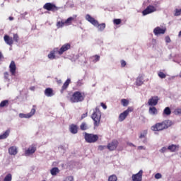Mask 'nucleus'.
<instances>
[{
  "label": "nucleus",
  "mask_w": 181,
  "mask_h": 181,
  "mask_svg": "<svg viewBox=\"0 0 181 181\" xmlns=\"http://www.w3.org/2000/svg\"><path fill=\"white\" fill-rule=\"evenodd\" d=\"M90 62L92 63H97V62H100V55H95L90 57Z\"/></svg>",
  "instance_id": "29"
},
{
  "label": "nucleus",
  "mask_w": 181,
  "mask_h": 181,
  "mask_svg": "<svg viewBox=\"0 0 181 181\" xmlns=\"http://www.w3.org/2000/svg\"><path fill=\"white\" fill-rule=\"evenodd\" d=\"M70 47H71V45L70 44H64L59 49L58 48V54L60 55L63 54L64 52H67V50L70 49Z\"/></svg>",
  "instance_id": "9"
},
{
  "label": "nucleus",
  "mask_w": 181,
  "mask_h": 181,
  "mask_svg": "<svg viewBox=\"0 0 181 181\" xmlns=\"http://www.w3.org/2000/svg\"><path fill=\"white\" fill-rule=\"evenodd\" d=\"M8 153L11 156H15L18 155V147L12 146L8 148Z\"/></svg>",
  "instance_id": "16"
},
{
  "label": "nucleus",
  "mask_w": 181,
  "mask_h": 181,
  "mask_svg": "<svg viewBox=\"0 0 181 181\" xmlns=\"http://www.w3.org/2000/svg\"><path fill=\"white\" fill-rule=\"evenodd\" d=\"M56 53H58V48H54L53 51L50 52L48 54V59H50V60L56 59Z\"/></svg>",
  "instance_id": "18"
},
{
  "label": "nucleus",
  "mask_w": 181,
  "mask_h": 181,
  "mask_svg": "<svg viewBox=\"0 0 181 181\" xmlns=\"http://www.w3.org/2000/svg\"><path fill=\"white\" fill-rule=\"evenodd\" d=\"M107 148V146H98V150L99 151H104Z\"/></svg>",
  "instance_id": "49"
},
{
  "label": "nucleus",
  "mask_w": 181,
  "mask_h": 181,
  "mask_svg": "<svg viewBox=\"0 0 181 181\" xmlns=\"http://www.w3.org/2000/svg\"><path fill=\"white\" fill-rule=\"evenodd\" d=\"M143 142H144V144H145L146 142V141H144Z\"/></svg>",
  "instance_id": "62"
},
{
  "label": "nucleus",
  "mask_w": 181,
  "mask_h": 181,
  "mask_svg": "<svg viewBox=\"0 0 181 181\" xmlns=\"http://www.w3.org/2000/svg\"><path fill=\"white\" fill-rule=\"evenodd\" d=\"M121 103L123 107H127L129 104V102L127 99H122Z\"/></svg>",
  "instance_id": "36"
},
{
  "label": "nucleus",
  "mask_w": 181,
  "mask_h": 181,
  "mask_svg": "<svg viewBox=\"0 0 181 181\" xmlns=\"http://www.w3.org/2000/svg\"><path fill=\"white\" fill-rule=\"evenodd\" d=\"M127 117H128V112L124 111L122 113H121L119 115V121L120 122H122V121H124V119H125V118H127Z\"/></svg>",
  "instance_id": "26"
},
{
  "label": "nucleus",
  "mask_w": 181,
  "mask_h": 181,
  "mask_svg": "<svg viewBox=\"0 0 181 181\" xmlns=\"http://www.w3.org/2000/svg\"><path fill=\"white\" fill-rule=\"evenodd\" d=\"M26 15H28V13H27V12L24 13L23 14V16H26Z\"/></svg>",
  "instance_id": "60"
},
{
  "label": "nucleus",
  "mask_w": 181,
  "mask_h": 181,
  "mask_svg": "<svg viewBox=\"0 0 181 181\" xmlns=\"http://www.w3.org/2000/svg\"><path fill=\"white\" fill-rule=\"evenodd\" d=\"M146 134H148V132L146 130L143 133H141L139 138L140 139H142L143 138H146Z\"/></svg>",
  "instance_id": "39"
},
{
  "label": "nucleus",
  "mask_w": 181,
  "mask_h": 181,
  "mask_svg": "<svg viewBox=\"0 0 181 181\" xmlns=\"http://www.w3.org/2000/svg\"><path fill=\"white\" fill-rule=\"evenodd\" d=\"M179 145L176 144H171L168 146V149L170 151V152H177V151H179Z\"/></svg>",
  "instance_id": "19"
},
{
  "label": "nucleus",
  "mask_w": 181,
  "mask_h": 181,
  "mask_svg": "<svg viewBox=\"0 0 181 181\" xmlns=\"http://www.w3.org/2000/svg\"><path fill=\"white\" fill-rule=\"evenodd\" d=\"M101 107H103V110H107V105L103 103H100Z\"/></svg>",
  "instance_id": "53"
},
{
  "label": "nucleus",
  "mask_w": 181,
  "mask_h": 181,
  "mask_svg": "<svg viewBox=\"0 0 181 181\" xmlns=\"http://www.w3.org/2000/svg\"><path fill=\"white\" fill-rule=\"evenodd\" d=\"M57 83H58V84H62V80H58Z\"/></svg>",
  "instance_id": "59"
},
{
  "label": "nucleus",
  "mask_w": 181,
  "mask_h": 181,
  "mask_svg": "<svg viewBox=\"0 0 181 181\" xmlns=\"http://www.w3.org/2000/svg\"><path fill=\"white\" fill-rule=\"evenodd\" d=\"M153 8H155V9L157 11H159V2L156 1L153 4Z\"/></svg>",
  "instance_id": "37"
},
{
  "label": "nucleus",
  "mask_w": 181,
  "mask_h": 181,
  "mask_svg": "<svg viewBox=\"0 0 181 181\" xmlns=\"http://www.w3.org/2000/svg\"><path fill=\"white\" fill-rule=\"evenodd\" d=\"M88 115V113H83L82 115H81V119H84V118H86Z\"/></svg>",
  "instance_id": "54"
},
{
  "label": "nucleus",
  "mask_w": 181,
  "mask_h": 181,
  "mask_svg": "<svg viewBox=\"0 0 181 181\" xmlns=\"http://www.w3.org/2000/svg\"><path fill=\"white\" fill-rule=\"evenodd\" d=\"M9 69L12 76H15V74L16 73V64H15L14 61H11L9 65Z\"/></svg>",
  "instance_id": "17"
},
{
  "label": "nucleus",
  "mask_w": 181,
  "mask_h": 181,
  "mask_svg": "<svg viewBox=\"0 0 181 181\" xmlns=\"http://www.w3.org/2000/svg\"><path fill=\"white\" fill-rule=\"evenodd\" d=\"M95 26V28H98V30H99V32H103V30H104V29H105V23H104L100 24L98 21V25H96Z\"/></svg>",
  "instance_id": "27"
},
{
  "label": "nucleus",
  "mask_w": 181,
  "mask_h": 181,
  "mask_svg": "<svg viewBox=\"0 0 181 181\" xmlns=\"http://www.w3.org/2000/svg\"><path fill=\"white\" fill-rule=\"evenodd\" d=\"M45 95L46 97H53L54 95V93H53V89L51 88H47L45 90Z\"/></svg>",
  "instance_id": "20"
},
{
  "label": "nucleus",
  "mask_w": 181,
  "mask_h": 181,
  "mask_svg": "<svg viewBox=\"0 0 181 181\" xmlns=\"http://www.w3.org/2000/svg\"><path fill=\"white\" fill-rule=\"evenodd\" d=\"M9 105V100H4L0 103V108H4V107H8Z\"/></svg>",
  "instance_id": "31"
},
{
  "label": "nucleus",
  "mask_w": 181,
  "mask_h": 181,
  "mask_svg": "<svg viewBox=\"0 0 181 181\" xmlns=\"http://www.w3.org/2000/svg\"><path fill=\"white\" fill-rule=\"evenodd\" d=\"M172 114V110H170V107H166L163 112V117H169Z\"/></svg>",
  "instance_id": "23"
},
{
  "label": "nucleus",
  "mask_w": 181,
  "mask_h": 181,
  "mask_svg": "<svg viewBox=\"0 0 181 181\" xmlns=\"http://www.w3.org/2000/svg\"><path fill=\"white\" fill-rule=\"evenodd\" d=\"M4 40L6 45H8V46H12V45H13V39L8 35H4Z\"/></svg>",
  "instance_id": "15"
},
{
  "label": "nucleus",
  "mask_w": 181,
  "mask_h": 181,
  "mask_svg": "<svg viewBox=\"0 0 181 181\" xmlns=\"http://www.w3.org/2000/svg\"><path fill=\"white\" fill-rule=\"evenodd\" d=\"M148 112L151 115H156L158 114V109L155 107H151L149 108Z\"/></svg>",
  "instance_id": "28"
},
{
  "label": "nucleus",
  "mask_w": 181,
  "mask_h": 181,
  "mask_svg": "<svg viewBox=\"0 0 181 181\" xmlns=\"http://www.w3.org/2000/svg\"><path fill=\"white\" fill-rule=\"evenodd\" d=\"M85 141H86L88 144H94V142L98 141V135L86 133Z\"/></svg>",
  "instance_id": "4"
},
{
  "label": "nucleus",
  "mask_w": 181,
  "mask_h": 181,
  "mask_svg": "<svg viewBox=\"0 0 181 181\" xmlns=\"http://www.w3.org/2000/svg\"><path fill=\"white\" fill-rule=\"evenodd\" d=\"M138 151H146V147L143 146H139L137 147Z\"/></svg>",
  "instance_id": "46"
},
{
  "label": "nucleus",
  "mask_w": 181,
  "mask_h": 181,
  "mask_svg": "<svg viewBox=\"0 0 181 181\" xmlns=\"http://www.w3.org/2000/svg\"><path fill=\"white\" fill-rule=\"evenodd\" d=\"M64 25H66V23L63 21H58L57 23V28L58 29H60V28H63V26H64Z\"/></svg>",
  "instance_id": "35"
},
{
  "label": "nucleus",
  "mask_w": 181,
  "mask_h": 181,
  "mask_svg": "<svg viewBox=\"0 0 181 181\" xmlns=\"http://www.w3.org/2000/svg\"><path fill=\"white\" fill-rule=\"evenodd\" d=\"M50 172H51V175L52 176H56V175H57V173H59V172H60V170H59L58 168L54 167L52 169H51Z\"/></svg>",
  "instance_id": "30"
},
{
  "label": "nucleus",
  "mask_w": 181,
  "mask_h": 181,
  "mask_svg": "<svg viewBox=\"0 0 181 181\" xmlns=\"http://www.w3.org/2000/svg\"><path fill=\"white\" fill-rule=\"evenodd\" d=\"M84 98H86L84 93L76 91L70 98V101L71 103H81V101H84Z\"/></svg>",
  "instance_id": "3"
},
{
  "label": "nucleus",
  "mask_w": 181,
  "mask_h": 181,
  "mask_svg": "<svg viewBox=\"0 0 181 181\" xmlns=\"http://www.w3.org/2000/svg\"><path fill=\"white\" fill-rule=\"evenodd\" d=\"M124 112H127V115H129V112H132V108L129 107L127 110H124Z\"/></svg>",
  "instance_id": "52"
},
{
  "label": "nucleus",
  "mask_w": 181,
  "mask_h": 181,
  "mask_svg": "<svg viewBox=\"0 0 181 181\" xmlns=\"http://www.w3.org/2000/svg\"><path fill=\"white\" fill-rule=\"evenodd\" d=\"M80 127L82 131H86V129H87V124L83 122L81 124Z\"/></svg>",
  "instance_id": "40"
},
{
  "label": "nucleus",
  "mask_w": 181,
  "mask_h": 181,
  "mask_svg": "<svg viewBox=\"0 0 181 181\" xmlns=\"http://www.w3.org/2000/svg\"><path fill=\"white\" fill-rule=\"evenodd\" d=\"M181 15V8L180 9H175V16H180Z\"/></svg>",
  "instance_id": "42"
},
{
  "label": "nucleus",
  "mask_w": 181,
  "mask_h": 181,
  "mask_svg": "<svg viewBox=\"0 0 181 181\" xmlns=\"http://www.w3.org/2000/svg\"><path fill=\"white\" fill-rule=\"evenodd\" d=\"M158 102H159V98H158V96H153L151 98L148 100V104L151 107H155V105H158Z\"/></svg>",
  "instance_id": "12"
},
{
  "label": "nucleus",
  "mask_w": 181,
  "mask_h": 181,
  "mask_svg": "<svg viewBox=\"0 0 181 181\" xmlns=\"http://www.w3.org/2000/svg\"><path fill=\"white\" fill-rule=\"evenodd\" d=\"M30 90H31V91H34L35 87H34V86L30 87Z\"/></svg>",
  "instance_id": "56"
},
{
  "label": "nucleus",
  "mask_w": 181,
  "mask_h": 181,
  "mask_svg": "<svg viewBox=\"0 0 181 181\" xmlns=\"http://www.w3.org/2000/svg\"><path fill=\"white\" fill-rule=\"evenodd\" d=\"M11 134V129H8L4 132H3L1 134H0V140L1 139H6L8 136Z\"/></svg>",
  "instance_id": "21"
},
{
  "label": "nucleus",
  "mask_w": 181,
  "mask_h": 181,
  "mask_svg": "<svg viewBox=\"0 0 181 181\" xmlns=\"http://www.w3.org/2000/svg\"><path fill=\"white\" fill-rule=\"evenodd\" d=\"M168 150V148L164 146V147H162V148L159 150V152H160V153H165V152H167Z\"/></svg>",
  "instance_id": "43"
},
{
  "label": "nucleus",
  "mask_w": 181,
  "mask_h": 181,
  "mask_svg": "<svg viewBox=\"0 0 181 181\" xmlns=\"http://www.w3.org/2000/svg\"><path fill=\"white\" fill-rule=\"evenodd\" d=\"M71 80H70V78H68L64 83L62 86V90H61V93L62 94H63V91H64V90H67V88L69 87V85L70 84Z\"/></svg>",
  "instance_id": "22"
},
{
  "label": "nucleus",
  "mask_w": 181,
  "mask_h": 181,
  "mask_svg": "<svg viewBox=\"0 0 181 181\" xmlns=\"http://www.w3.org/2000/svg\"><path fill=\"white\" fill-rule=\"evenodd\" d=\"M4 80H6V81H9V72H4Z\"/></svg>",
  "instance_id": "41"
},
{
  "label": "nucleus",
  "mask_w": 181,
  "mask_h": 181,
  "mask_svg": "<svg viewBox=\"0 0 181 181\" xmlns=\"http://www.w3.org/2000/svg\"><path fill=\"white\" fill-rule=\"evenodd\" d=\"M84 63H87V61H86Z\"/></svg>",
  "instance_id": "63"
},
{
  "label": "nucleus",
  "mask_w": 181,
  "mask_h": 181,
  "mask_svg": "<svg viewBox=\"0 0 181 181\" xmlns=\"http://www.w3.org/2000/svg\"><path fill=\"white\" fill-rule=\"evenodd\" d=\"M117 180H118V177L115 175H112L108 177V181H117Z\"/></svg>",
  "instance_id": "32"
},
{
  "label": "nucleus",
  "mask_w": 181,
  "mask_h": 181,
  "mask_svg": "<svg viewBox=\"0 0 181 181\" xmlns=\"http://www.w3.org/2000/svg\"><path fill=\"white\" fill-rule=\"evenodd\" d=\"M175 115H181V108L176 109L175 110Z\"/></svg>",
  "instance_id": "44"
},
{
  "label": "nucleus",
  "mask_w": 181,
  "mask_h": 181,
  "mask_svg": "<svg viewBox=\"0 0 181 181\" xmlns=\"http://www.w3.org/2000/svg\"><path fill=\"white\" fill-rule=\"evenodd\" d=\"M115 25H120L121 24V19H115L114 20Z\"/></svg>",
  "instance_id": "48"
},
{
  "label": "nucleus",
  "mask_w": 181,
  "mask_h": 181,
  "mask_svg": "<svg viewBox=\"0 0 181 181\" xmlns=\"http://www.w3.org/2000/svg\"><path fill=\"white\" fill-rule=\"evenodd\" d=\"M35 152H36V146H35V144H32L27 150H25L24 155L25 156H30L31 155H33Z\"/></svg>",
  "instance_id": "6"
},
{
  "label": "nucleus",
  "mask_w": 181,
  "mask_h": 181,
  "mask_svg": "<svg viewBox=\"0 0 181 181\" xmlns=\"http://www.w3.org/2000/svg\"><path fill=\"white\" fill-rule=\"evenodd\" d=\"M178 36H179V37H181V30L180 31Z\"/></svg>",
  "instance_id": "61"
},
{
  "label": "nucleus",
  "mask_w": 181,
  "mask_h": 181,
  "mask_svg": "<svg viewBox=\"0 0 181 181\" xmlns=\"http://www.w3.org/2000/svg\"><path fill=\"white\" fill-rule=\"evenodd\" d=\"M165 40L166 43H170V42H171L170 37L169 36H166Z\"/></svg>",
  "instance_id": "50"
},
{
  "label": "nucleus",
  "mask_w": 181,
  "mask_h": 181,
  "mask_svg": "<svg viewBox=\"0 0 181 181\" xmlns=\"http://www.w3.org/2000/svg\"><path fill=\"white\" fill-rule=\"evenodd\" d=\"M35 112H36V109L33 108L31 109L30 112L28 114L20 113L18 116L20 118H31V117H33V115H35Z\"/></svg>",
  "instance_id": "8"
},
{
  "label": "nucleus",
  "mask_w": 181,
  "mask_h": 181,
  "mask_svg": "<svg viewBox=\"0 0 181 181\" xmlns=\"http://www.w3.org/2000/svg\"><path fill=\"white\" fill-rule=\"evenodd\" d=\"M173 122L170 119L164 120L161 122H158L153 126L151 127L152 131H163L165 129H168L170 127L173 125Z\"/></svg>",
  "instance_id": "1"
},
{
  "label": "nucleus",
  "mask_w": 181,
  "mask_h": 181,
  "mask_svg": "<svg viewBox=\"0 0 181 181\" xmlns=\"http://www.w3.org/2000/svg\"><path fill=\"white\" fill-rule=\"evenodd\" d=\"M86 21H88V22H90V23L93 25V26H97V25H98V21L95 20V18L91 17V16H90V14H87L86 16Z\"/></svg>",
  "instance_id": "14"
},
{
  "label": "nucleus",
  "mask_w": 181,
  "mask_h": 181,
  "mask_svg": "<svg viewBox=\"0 0 181 181\" xmlns=\"http://www.w3.org/2000/svg\"><path fill=\"white\" fill-rule=\"evenodd\" d=\"M144 171L140 170L138 173L134 174L132 176V179L133 181H142V174Z\"/></svg>",
  "instance_id": "11"
},
{
  "label": "nucleus",
  "mask_w": 181,
  "mask_h": 181,
  "mask_svg": "<svg viewBox=\"0 0 181 181\" xmlns=\"http://www.w3.org/2000/svg\"><path fill=\"white\" fill-rule=\"evenodd\" d=\"M128 146H134L135 147V145L132 143H128Z\"/></svg>",
  "instance_id": "55"
},
{
  "label": "nucleus",
  "mask_w": 181,
  "mask_h": 181,
  "mask_svg": "<svg viewBox=\"0 0 181 181\" xmlns=\"http://www.w3.org/2000/svg\"><path fill=\"white\" fill-rule=\"evenodd\" d=\"M144 76H139L136 80V86H142L144 84Z\"/></svg>",
  "instance_id": "25"
},
{
  "label": "nucleus",
  "mask_w": 181,
  "mask_h": 181,
  "mask_svg": "<svg viewBox=\"0 0 181 181\" xmlns=\"http://www.w3.org/2000/svg\"><path fill=\"white\" fill-rule=\"evenodd\" d=\"M155 179H162V174L158 173L155 175Z\"/></svg>",
  "instance_id": "47"
},
{
  "label": "nucleus",
  "mask_w": 181,
  "mask_h": 181,
  "mask_svg": "<svg viewBox=\"0 0 181 181\" xmlns=\"http://www.w3.org/2000/svg\"><path fill=\"white\" fill-rule=\"evenodd\" d=\"M121 66L122 67H125L127 66V62L125 61H121Z\"/></svg>",
  "instance_id": "51"
},
{
  "label": "nucleus",
  "mask_w": 181,
  "mask_h": 181,
  "mask_svg": "<svg viewBox=\"0 0 181 181\" xmlns=\"http://www.w3.org/2000/svg\"><path fill=\"white\" fill-rule=\"evenodd\" d=\"M69 131L71 134H77L78 127H77V125L71 124L69 127Z\"/></svg>",
  "instance_id": "24"
},
{
  "label": "nucleus",
  "mask_w": 181,
  "mask_h": 181,
  "mask_svg": "<svg viewBox=\"0 0 181 181\" xmlns=\"http://www.w3.org/2000/svg\"><path fill=\"white\" fill-rule=\"evenodd\" d=\"M4 57V55H2V52H0V60Z\"/></svg>",
  "instance_id": "57"
},
{
  "label": "nucleus",
  "mask_w": 181,
  "mask_h": 181,
  "mask_svg": "<svg viewBox=\"0 0 181 181\" xmlns=\"http://www.w3.org/2000/svg\"><path fill=\"white\" fill-rule=\"evenodd\" d=\"M166 32V28H160V27H156L153 30V33L156 36H159V35H165Z\"/></svg>",
  "instance_id": "13"
},
{
  "label": "nucleus",
  "mask_w": 181,
  "mask_h": 181,
  "mask_svg": "<svg viewBox=\"0 0 181 181\" xmlns=\"http://www.w3.org/2000/svg\"><path fill=\"white\" fill-rule=\"evenodd\" d=\"M158 77H160V78H166V74H165V73H163L162 71H159Z\"/></svg>",
  "instance_id": "38"
},
{
  "label": "nucleus",
  "mask_w": 181,
  "mask_h": 181,
  "mask_svg": "<svg viewBox=\"0 0 181 181\" xmlns=\"http://www.w3.org/2000/svg\"><path fill=\"white\" fill-rule=\"evenodd\" d=\"M153 12H156L155 7H153V5H149L146 7V9L142 11V14L144 16H146V15H149V13H153Z\"/></svg>",
  "instance_id": "7"
},
{
  "label": "nucleus",
  "mask_w": 181,
  "mask_h": 181,
  "mask_svg": "<svg viewBox=\"0 0 181 181\" xmlns=\"http://www.w3.org/2000/svg\"><path fill=\"white\" fill-rule=\"evenodd\" d=\"M8 19H9V21H13V17H11V16H10V17L8 18Z\"/></svg>",
  "instance_id": "58"
},
{
  "label": "nucleus",
  "mask_w": 181,
  "mask_h": 181,
  "mask_svg": "<svg viewBox=\"0 0 181 181\" xmlns=\"http://www.w3.org/2000/svg\"><path fill=\"white\" fill-rule=\"evenodd\" d=\"M13 40L18 43L19 42V35L16 33L13 34Z\"/></svg>",
  "instance_id": "33"
},
{
  "label": "nucleus",
  "mask_w": 181,
  "mask_h": 181,
  "mask_svg": "<svg viewBox=\"0 0 181 181\" xmlns=\"http://www.w3.org/2000/svg\"><path fill=\"white\" fill-rule=\"evenodd\" d=\"M74 177H73V176H69L64 181H74Z\"/></svg>",
  "instance_id": "45"
},
{
  "label": "nucleus",
  "mask_w": 181,
  "mask_h": 181,
  "mask_svg": "<svg viewBox=\"0 0 181 181\" xmlns=\"http://www.w3.org/2000/svg\"><path fill=\"white\" fill-rule=\"evenodd\" d=\"M91 118L93 119L94 127H100V122L101 121V112L100 111V108L96 107L93 113L91 115Z\"/></svg>",
  "instance_id": "2"
},
{
  "label": "nucleus",
  "mask_w": 181,
  "mask_h": 181,
  "mask_svg": "<svg viewBox=\"0 0 181 181\" xmlns=\"http://www.w3.org/2000/svg\"><path fill=\"white\" fill-rule=\"evenodd\" d=\"M74 21V18L73 17H69L65 21H64V23L65 25H70L71 24V21Z\"/></svg>",
  "instance_id": "34"
},
{
  "label": "nucleus",
  "mask_w": 181,
  "mask_h": 181,
  "mask_svg": "<svg viewBox=\"0 0 181 181\" xmlns=\"http://www.w3.org/2000/svg\"><path fill=\"white\" fill-rule=\"evenodd\" d=\"M118 146V141L112 140V142L109 143L107 146V149L109 151H115Z\"/></svg>",
  "instance_id": "10"
},
{
  "label": "nucleus",
  "mask_w": 181,
  "mask_h": 181,
  "mask_svg": "<svg viewBox=\"0 0 181 181\" xmlns=\"http://www.w3.org/2000/svg\"><path fill=\"white\" fill-rule=\"evenodd\" d=\"M44 9L47 11H49L52 12H56V11H59V7L56 6L54 4L47 3L43 6Z\"/></svg>",
  "instance_id": "5"
}]
</instances>
